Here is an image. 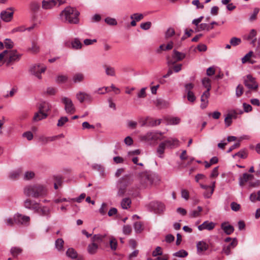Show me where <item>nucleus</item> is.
<instances>
[{"instance_id":"nucleus-1","label":"nucleus","mask_w":260,"mask_h":260,"mask_svg":"<svg viewBox=\"0 0 260 260\" xmlns=\"http://www.w3.org/2000/svg\"><path fill=\"white\" fill-rule=\"evenodd\" d=\"M23 192L27 197L38 198L45 196L47 193V190L42 185L31 184L26 186L24 188Z\"/></svg>"},{"instance_id":"nucleus-2","label":"nucleus","mask_w":260,"mask_h":260,"mask_svg":"<svg viewBox=\"0 0 260 260\" xmlns=\"http://www.w3.org/2000/svg\"><path fill=\"white\" fill-rule=\"evenodd\" d=\"M21 54L16 50H6L0 53V61L5 62L9 66L20 60Z\"/></svg>"},{"instance_id":"nucleus-3","label":"nucleus","mask_w":260,"mask_h":260,"mask_svg":"<svg viewBox=\"0 0 260 260\" xmlns=\"http://www.w3.org/2000/svg\"><path fill=\"white\" fill-rule=\"evenodd\" d=\"M79 12L76 9L68 7L63 10L60 15L64 16L65 20L71 24H78L79 22Z\"/></svg>"},{"instance_id":"nucleus-4","label":"nucleus","mask_w":260,"mask_h":260,"mask_svg":"<svg viewBox=\"0 0 260 260\" xmlns=\"http://www.w3.org/2000/svg\"><path fill=\"white\" fill-rule=\"evenodd\" d=\"M157 177L153 174L148 172L142 173L140 174V182L141 185L144 187H148L155 183Z\"/></svg>"},{"instance_id":"nucleus-5","label":"nucleus","mask_w":260,"mask_h":260,"mask_svg":"<svg viewBox=\"0 0 260 260\" xmlns=\"http://www.w3.org/2000/svg\"><path fill=\"white\" fill-rule=\"evenodd\" d=\"M147 207L149 210L156 214H160L165 210L164 204L159 201H152L148 204Z\"/></svg>"},{"instance_id":"nucleus-6","label":"nucleus","mask_w":260,"mask_h":260,"mask_svg":"<svg viewBox=\"0 0 260 260\" xmlns=\"http://www.w3.org/2000/svg\"><path fill=\"white\" fill-rule=\"evenodd\" d=\"M46 70L45 66L41 64H34L31 66L29 72L39 79H42L41 74L44 73Z\"/></svg>"},{"instance_id":"nucleus-7","label":"nucleus","mask_w":260,"mask_h":260,"mask_svg":"<svg viewBox=\"0 0 260 260\" xmlns=\"http://www.w3.org/2000/svg\"><path fill=\"white\" fill-rule=\"evenodd\" d=\"M48 110H49V108L46 104H41L39 107V112L35 113L33 120L35 121H38L46 118L47 117V114L45 112Z\"/></svg>"},{"instance_id":"nucleus-8","label":"nucleus","mask_w":260,"mask_h":260,"mask_svg":"<svg viewBox=\"0 0 260 260\" xmlns=\"http://www.w3.org/2000/svg\"><path fill=\"white\" fill-rule=\"evenodd\" d=\"M65 3V0H43L42 2V7L43 9L48 10L53 8L58 4V6Z\"/></svg>"},{"instance_id":"nucleus-9","label":"nucleus","mask_w":260,"mask_h":260,"mask_svg":"<svg viewBox=\"0 0 260 260\" xmlns=\"http://www.w3.org/2000/svg\"><path fill=\"white\" fill-rule=\"evenodd\" d=\"M14 220L16 224L28 225L29 224L30 217L17 213L14 215Z\"/></svg>"},{"instance_id":"nucleus-10","label":"nucleus","mask_w":260,"mask_h":260,"mask_svg":"<svg viewBox=\"0 0 260 260\" xmlns=\"http://www.w3.org/2000/svg\"><path fill=\"white\" fill-rule=\"evenodd\" d=\"M186 56L185 53L179 52L176 50H174L173 53L172 54V59L168 58V64L169 66L175 64L176 62L179 61H181Z\"/></svg>"},{"instance_id":"nucleus-11","label":"nucleus","mask_w":260,"mask_h":260,"mask_svg":"<svg viewBox=\"0 0 260 260\" xmlns=\"http://www.w3.org/2000/svg\"><path fill=\"white\" fill-rule=\"evenodd\" d=\"M244 83L246 87L251 90H256L258 86L255 79L250 75H248L246 76V78L244 79Z\"/></svg>"},{"instance_id":"nucleus-12","label":"nucleus","mask_w":260,"mask_h":260,"mask_svg":"<svg viewBox=\"0 0 260 260\" xmlns=\"http://www.w3.org/2000/svg\"><path fill=\"white\" fill-rule=\"evenodd\" d=\"M61 102L64 105V109L67 113L73 114L75 112V108L70 99L63 97L61 99Z\"/></svg>"},{"instance_id":"nucleus-13","label":"nucleus","mask_w":260,"mask_h":260,"mask_svg":"<svg viewBox=\"0 0 260 260\" xmlns=\"http://www.w3.org/2000/svg\"><path fill=\"white\" fill-rule=\"evenodd\" d=\"M14 11V8L11 7L2 11L1 13V19L6 22L11 21L13 17Z\"/></svg>"},{"instance_id":"nucleus-14","label":"nucleus","mask_w":260,"mask_h":260,"mask_svg":"<svg viewBox=\"0 0 260 260\" xmlns=\"http://www.w3.org/2000/svg\"><path fill=\"white\" fill-rule=\"evenodd\" d=\"M161 133H154V132H148L145 135L142 136V139L146 141H156L157 140H161L162 139L159 137V136H161Z\"/></svg>"},{"instance_id":"nucleus-15","label":"nucleus","mask_w":260,"mask_h":260,"mask_svg":"<svg viewBox=\"0 0 260 260\" xmlns=\"http://www.w3.org/2000/svg\"><path fill=\"white\" fill-rule=\"evenodd\" d=\"M24 206L26 209L33 210L34 211H38L39 209V203L27 199L24 202Z\"/></svg>"},{"instance_id":"nucleus-16","label":"nucleus","mask_w":260,"mask_h":260,"mask_svg":"<svg viewBox=\"0 0 260 260\" xmlns=\"http://www.w3.org/2000/svg\"><path fill=\"white\" fill-rule=\"evenodd\" d=\"M163 142L167 148L173 149L179 146V141L176 138H170Z\"/></svg>"},{"instance_id":"nucleus-17","label":"nucleus","mask_w":260,"mask_h":260,"mask_svg":"<svg viewBox=\"0 0 260 260\" xmlns=\"http://www.w3.org/2000/svg\"><path fill=\"white\" fill-rule=\"evenodd\" d=\"M254 176L248 173H244L242 176L239 179V184L240 186H243L246 182L253 180Z\"/></svg>"},{"instance_id":"nucleus-18","label":"nucleus","mask_w":260,"mask_h":260,"mask_svg":"<svg viewBox=\"0 0 260 260\" xmlns=\"http://www.w3.org/2000/svg\"><path fill=\"white\" fill-rule=\"evenodd\" d=\"M215 223L209 222V221H205L202 224L199 225L198 228L199 231H203L204 230L211 231L215 228Z\"/></svg>"},{"instance_id":"nucleus-19","label":"nucleus","mask_w":260,"mask_h":260,"mask_svg":"<svg viewBox=\"0 0 260 260\" xmlns=\"http://www.w3.org/2000/svg\"><path fill=\"white\" fill-rule=\"evenodd\" d=\"M76 98L80 103H83L84 101H91V96L84 92H79L76 94Z\"/></svg>"},{"instance_id":"nucleus-20","label":"nucleus","mask_w":260,"mask_h":260,"mask_svg":"<svg viewBox=\"0 0 260 260\" xmlns=\"http://www.w3.org/2000/svg\"><path fill=\"white\" fill-rule=\"evenodd\" d=\"M50 210L49 208L46 206H41L39 203V209L38 211H34L35 213H38L41 216H50Z\"/></svg>"},{"instance_id":"nucleus-21","label":"nucleus","mask_w":260,"mask_h":260,"mask_svg":"<svg viewBox=\"0 0 260 260\" xmlns=\"http://www.w3.org/2000/svg\"><path fill=\"white\" fill-rule=\"evenodd\" d=\"M210 96V93L208 91H205L201 95V108L202 109L206 108L208 105V98Z\"/></svg>"},{"instance_id":"nucleus-22","label":"nucleus","mask_w":260,"mask_h":260,"mask_svg":"<svg viewBox=\"0 0 260 260\" xmlns=\"http://www.w3.org/2000/svg\"><path fill=\"white\" fill-rule=\"evenodd\" d=\"M197 251L199 253H201L206 251L208 248V245L204 241H199L197 244Z\"/></svg>"},{"instance_id":"nucleus-23","label":"nucleus","mask_w":260,"mask_h":260,"mask_svg":"<svg viewBox=\"0 0 260 260\" xmlns=\"http://www.w3.org/2000/svg\"><path fill=\"white\" fill-rule=\"evenodd\" d=\"M200 186L203 189H204L205 190H209L210 191L209 192H204V196L205 198L208 199L211 197L212 194L213 193L214 191V185L213 186H208L203 184H200Z\"/></svg>"},{"instance_id":"nucleus-24","label":"nucleus","mask_w":260,"mask_h":260,"mask_svg":"<svg viewBox=\"0 0 260 260\" xmlns=\"http://www.w3.org/2000/svg\"><path fill=\"white\" fill-rule=\"evenodd\" d=\"M221 228L227 235H230L234 231V227L231 225L227 224L226 223H222L221 225Z\"/></svg>"},{"instance_id":"nucleus-25","label":"nucleus","mask_w":260,"mask_h":260,"mask_svg":"<svg viewBox=\"0 0 260 260\" xmlns=\"http://www.w3.org/2000/svg\"><path fill=\"white\" fill-rule=\"evenodd\" d=\"M98 248V245L96 243L92 242L88 245L87 250L90 254H94L97 252Z\"/></svg>"},{"instance_id":"nucleus-26","label":"nucleus","mask_w":260,"mask_h":260,"mask_svg":"<svg viewBox=\"0 0 260 260\" xmlns=\"http://www.w3.org/2000/svg\"><path fill=\"white\" fill-rule=\"evenodd\" d=\"M167 148L166 145L163 142H161L156 150L157 153L158 154V156L160 158H162L164 157V153L165 152V149Z\"/></svg>"},{"instance_id":"nucleus-27","label":"nucleus","mask_w":260,"mask_h":260,"mask_svg":"<svg viewBox=\"0 0 260 260\" xmlns=\"http://www.w3.org/2000/svg\"><path fill=\"white\" fill-rule=\"evenodd\" d=\"M56 140V137L54 136L51 137H45L41 136L39 138V141L43 144H46L49 142H52Z\"/></svg>"},{"instance_id":"nucleus-28","label":"nucleus","mask_w":260,"mask_h":260,"mask_svg":"<svg viewBox=\"0 0 260 260\" xmlns=\"http://www.w3.org/2000/svg\"><path fill=\"white\" fill-rule=\"evenodd\" d=\"M71 48L73 49H80L82 48V44L78 38L74 39L71 43Z\"/></svg>"},{"instance_id":"nucleus-29","label":"nucleus","mask_w":260,"mask_h":260,"mask_svg":"<svg viewBox=\"0 0 260 260\" xmlns=\"http://www.w3.org/2000/svg\"><path fill=\"white\" fill-rule=\"evenodd\" d=\"M131 200L129 198H125L121 202V206L123 209H127L131 207Z\"/></svg>"},{"instance_id":"nucleus-30","label":"nucleus","mask_w":260,"mask_h":260,"mask_svg":"<svg viewBox=\"0 0 260 260\" xmlns=\"http://www.w3.org/2000/svg\"><path fill=\"white\" fill-rule=\"evenodd\" d=\"M77 251L73 248H69L66 251V255L68 257L72 259H74L77 257Z\"/></svg>"},{"instance_id":"nucleus-31","label":"nucleus","mask_w":260,"mask_h":260,"mask_svg":"<svg viewBox=\"0 0 260 260\" xmlns=\"http://www.w3.org/2000/svg\"><path fill=\"white\" fill-rule=\"evenodd\" d=\"M64 241L61 238L57 239L55 242V248L58 251H63Z\"/></svg>"},{"instance_id":"nucleus-32","label":"nucleus","mask_w":260,"mask_h":260,"mask_svg":"<svg viewBox=\"0 0 260 260\" xmlns=\"http://www.w3.org/2000/svg\"><path fill=\"white\" fill-rule=\"evenodd\" d=\"M84 79V76L81 73H76L73 77V81L75 83L83 81Z\"/></svg>"},{"instance_id":"nucleus-33","label":"nucleus","mask_w":260,"mask_h":260,"mask_svg":"<svg viewBox=\"0 0 260 260\" xmlns=\"http://www.w3.org/2000/svg\"><path fill=\"white\" fill-rule=\"evenodd\" d=\"M202 84L206 88V90L205 91H208V92H209L211 88V80L208 78H204L202 80Z\"/></svg>"},{"instance_id":"nucleus-34","label":"nucleus","mask_w":260,"mask_h":260,"mask_svg":"<svg viewBox=\"0 0 260 260\" xmlns=\"http://www.w3.org/2000/svg\"><path fill=\"white\" fill-rule=\"evenodd\" d=\"M252 51H249L248 53H247L242 58V62L243 63H245L247 62H249L251 63H253L254 61L251 60L250 58L253 55Z\"/></svg>"},{"instance_id":"nucleus-35","label":"nucleus","mask_w":260,"mask_h":260,"mask_svg":"<svg viewBox=\"0 0 260 260\" xmlns=\"http://www.w3.org/2000/svg\"><path fill=\"white\" fill-rule=\"evenodd\" d=\"M126 186L125 184L120 183L118 186V190L117 192V196L119 197H122L124 196L126 192Z\"/></svg>"},{"instance_id":"nucleus-36","label":"nucleus","mask_w":260,"mask_h":260,"mask_svg":"<svg viewBox=\"0 0 260 260\" xmlns=\"http://www.w3.org/2000/svg\"><path fill=\"white\" fill-rule=\"evenodd\" d=\"M106 235L96 234L93 235L92 237V243L101 242L103 241V239L105 238Z\"/></svg>"},{"instance_id":"nucleus-37","label":"nucleus","mask_w":260,"mask_h":260,"mask_svg":"<svg viewBox=\"0 0 260 260\" xmlns=\"http://www.w3.org/2000/svg\"><path fill=\"white\" fill-rule=\"evenodd\" d=\"M106 74L108 76H115V69L110 66H105Z\"/></svg>"},{"instance_id":"nucleus-38","label":"nucleus","mask_w":260,"mask_h":260,"mask_svg":"<svg viewBox=\"0 0 260 260\" xmlns=\"http://www.w3.org/2000/svg\"><path fill=\"white\" fill-rule=\"evenodd\" d=\"M197 209V210H193L189 213V216L190 217L194 218L200 216V212L203 210L201 206H198Z\"/></svg>"},{"instance_id":"nucleus-39","label":"nucleus","mask_w":260,"mask_h":260,"mask_svg":"<svg viewBox=\"0 0 260 260\" xmlns=\"http://www.w3.org/2000/svg\"><path fill=\"white\" fill-rule=\"evenodd\" d=\"M135 231L137 233H140L143 230L142 223L140 221L136 222L134 225Z\"/></svg>"},{"instance_id":"nucleus-40","label":"nucleus","mask_w":260,"mask_h":260,"mask_svg":"<svg viewBox=\"0 0 260 260\" xmlns=\"http://www.w3.org/2000/svg\"><path fill=\"white\" fill-rule=\"evenodd\" d=\"M110 246L112 250H115L117 247V241L116 239L113 237L110 238Z\"/></svg>"},{"instance_id":"nucleus-41","label":"nucleus","mask_w":260,"mask_h":260,"mask_svg":"<svg viewBox=\"0 0 260 260\" xmlns=\"http://www.w3.org/2000/svg\"><path fill=\"white\" fill-rule=\"evenodd\" d=\"M188 255V252L184 250H180L173 253V255L179 257H185Z\"/></svg>"},{"instance_id":"nucleus-42","label":"nucleus","mask_w":260,"mask_h":260,"mask_svg":"<svg viewBox=\"0 0 260 260\" xmlns=\"http://www.w3.org/2000/svg\"><path fill=\"white\" fill-rule=\"evenodd\" d=\"M175 34V31L174 28L170 27L165 32V38L168 39L173 37Z\"/></svg>"},{"instance_id":"nucleus-43","label":"nucleus","mask_w":260,"mask_h":260,"mask_svg":"<svg viewBox=\"0 0 260 260\" xmlns=\"http://www.w3.org/2000/svg\"><path fill=\"white\" fill-rule=\"evenodd\" d=\"M11 253L14 257L17 256L22 252V249L19 247H12L11 249Z\"/></svg>"},{"instance_id":"nucleus-44","label":"nucleus","mask_w":260,"mask_h":260,"mask_svg":"<svg viewBox=\"0 0 260 260\" xmlns=\"http://www.w3.org/2000/svg\"><path fill=\"white\" fill-rule=\"evenodd\" d=\"M259 11V9L258 8H255L254 9L253 13L251 14L249 20L250 21H253L256 20V16Z\"/></svg>"},{"instance_id":"nucleus-45","label":"nucleus","mask_w":260,"mask_h":260,"mask_svg":"<svg viewBox=\"0 0 260 260\" xmlns=\"http://www.w3.org/2000/svg\"><path fill=\"white\" fill-rule=\"evenodd\" d=\"M241 43V40L240 38L233 37L230 40V44L233 46H236Z\"/></svg>"},{"instance_id":"nucleus-46","label":"nucleus","mask_w":260,"mask_h":260,"mask_svg":"<svg viewBox=\"0 0 260 260\" xmlns=\"http://www.w3.org/2000/svg\"><path fill=\"white\" fill-rule=\"evenodd\" d=\"M105 21L108 24L110 25H116L117 23L115 19L111 17L106 18L105 19Z\"/></svg>"},{"instance_id":"nucleus-47","label":"nucleus","mask_w":260,"mask_h":260,"mask_svg":"<svg viewBox=\"0 0 260 260\" xmlns=\"http://www.w3.org/2000/svg\"><path fill=\"white\" fill-rule=\"evenodd\" d=\"M213 28V26L210 27V26L206 23H201L199 26V30H207L209 31Z\"/></svg>"},{"instance_id":"nucleus-48","label":"nucleus","mask_w":260,"mask_h":260,"mask_svg":"<svg viewBox=\"0 0 260 260\" xmlns=\"http://www.w3.org/2000/svg\"><path fill=\"white\" fill-rule=\"evenodd\" d=\"M243 93V87L239 84L237 86L236 90V95L237 97H240Z\"/></svg>"},{"instance_id":"nucleus-49","label":"nucleus","mask_w":260,"mask_h":260,"mask_svg":"<svg viewBox=\"0 0 260 260\" xmlns=\"http://www.w3.org/2000/svg\"><path fill=\"white\" fill-rule=\"evenodd\" d=\"M69 120L67 117H61L58 120L57 125L58 126H62Z\"/></svg>"},{"instance_id":"nucleus-50","label":"nucleus","mask_w":260,"mask_h":260,"mask_svg":"<svg viewBox=\"0 0 260 260\" xmlns=\"http://www.w3.org/2000/svg\"><path fill=\"white\" fill-rule=\"evenodd\" d=\"M187 99L189 102L193 103L196 100V97L193 92H188L187 93Z\"/></svg>"},{"instance_id":"nucleus-51","label":"nucleus","mask_w":260,"mask_h":260,"mask_svg":"<svg viewBox=\"0 0 260 260\" xmlns=\"http://www.w3.org/2000/svg\"><path fill=\"white\" fill-rule=\"evenodd\" d=\"M143 15L142 14L135 13L131 16L132 19H135L137 21H139L143 18Z\"/></svg>"},{"instance_id":"nucleus-52","label":"nucleus","mask_w":260,"mask_h":260,"mask_svg":"<svg viewBox=\"0 0 260 260\" xmlns=\"http://www.w3.org/2000/svg\"><path fill=\"white\" fill-rule=\"evenodd\" d=\"M20 172L19 171H15L12 172L10 173L9 177L12 180H14L17 179L19 175H20Z\"/></svg>"},{"instance_id":"nucleus-53","label":"nucleus","mask_w":260,"mask_h":260,"mask_svg":"<svg viewBox=\"0 0 260 260\" xmlns=\"http://www.w3.org/2000/svg\"><path fill=\"white\" fill-rule=\"evenodd\" d=\"M231 207L233 211L237 212L240 209V205L236 202H233L231 204Z\"/></svg>"},{"instance_id":"nucleus-54","label":"nucleus","mask_w":260,"mask_h":260,"mask_svg":"<svg viewBox=\"0 0 260 260\" xmlns=\"http://www.w3.org/2000/svg\"><path fill=\"white\" fill-rule=\"evenodd\" d=\"M236 156L242 158H245L247 157V154L244 150H241L237 153H235L234 155H233V157L235 158Z\"/></svg>"},{"instance_id":"nucleus-55","label":"nucleus","mask_w":260,"mask_h":260,"mask_svg":"<svg viewBox=\"0 0 260 260\" xmlns=\"http://www.w3.org/2000/svg\"><path fill=\"white\" fill-rule=\"evenodd\" d=\"M162 254L161 248L159 246H157L155 249L152 252V255L153 256H157L158 255H161Z\"/></svg>"},{"instance_id":"nucleus-56","label":"nucleus","mask_w":260,"mask_h":260,"mask_svg":"<svg viewBox=\"0 0 260 260\" xmlns=\"http://www.w3.org/2000/svg\"><path fill=\"white\" fill-rule=\"evenodd\" d=\"M68 79V77L64 75H59L57 76L56 81L57 83H63L65 82Z\"/></svg>"},{"instance_id":"nucleus-57","label":"nucleus","mask_w":260,"mask_h":260,"mask_svg":"<svg viewBox=\"0 0 260 260\" xmlns=\"http://www.w3.org/2000/svg\"><path fill=\"white\" fill-rule=\"evenodd\" d=\"M146 87L142 88L138 93L137 96L138 98H144L146 96Z\"/></svg>"},{"instance_id":"nucleus-58","label":"nucleus","mask_w":260,"mask_h":260,"mask_svg":"<svg viewBox=\"0 0 260 260\" xmlns=\"http://www.w3.org/2000/svg\"><path fill=\"white\" fill-rule=\"evenodd\" d=\"M30 8L34 11H37L40 8V5L36 2H33L30 4Z\"/></svg>"},{"instance_id":"nucleus-59","label":"nucleus","mask_w":260,"mask_h":260,"mask_svg":"<svg viewBox=\"0 0 260 260\" xmlns=\"http://www.w3.org/2000/svg\"><path fill=\"white\" fill-rule=\"evenodd\" d=\"M5 45L7 48L11 50L13 47V42L10 39H7L5 41Z\"/></svg>"},{"instance_id":"nucleus-60","label":"nucleus","mask_w":260,"mask_h":260,"mask_svg":"<svg viewBox=\"0 0 260 260\" xmlns=\"http://www.w3.org/2000/svg\"><path fill=\"white\" fill-rule=\"evenodd\" d=\"M151 26V22H146L145 23H142L141 24L140 27L144 30H148L149 29Z\"/></svg>"},{"instance_id":"nucleus-61","label":"nucleus","mask_w":260,"mask_h":260,"mask_svg":"<svg viewBox=\"0 0 260 260\" xmlns=\"http://www.w3.org/2000/svg\"><path fill=\"white\" fill-rule=\"evenodd\" d=\"M161 119H158L156 120L152 119L149 122V125L151 126H155L159 125L161 123Z\"/></svg>"},{"instance_id":"nucleus-62","label":"nucleus","mask_w":260,"mask_h":260,"mask_svg":"<svg viewBox=\"0 0 260 260\" xmlns=\"http://www.w3.org/2000/svg\"><path fill=\"white\" fill-rule=\"evenodd\" d=\"M35 176V173L31 171H27L25 172L24 175V179L26 180H30Z\"/></svg>"},{"instance_id":"nucleus-63","label":"nucleus","mask_w":260,"mask_h":260,"mask_svg":"<svg viewBox=\"0 0 260 260\" xmlns=\"http://www.w3.org/2000/svg\"><path fill=\"white\" fill-rule=\"evenodd\" d=\"M132 232V228L129 225H124L123 228V233L125 235H129Z\"/></svg>"},{"instance_id":"nucleus-64","label":"nucleus","mask_w":260,"mask_h":260,"mask_svg":"<svg viewBox=\"0 0 260 260\" xmlns=\"http://www.w3.org/2000/svg\"><path fill=\"white\" fill-rule=\"evenodd\" d=\"M23 137L26 138L28 141L33 139V134L31 132H26L23 134Z\"/></svg>"}]
</instances>
